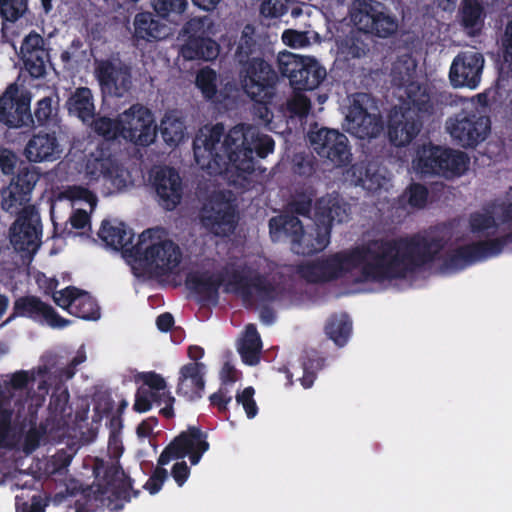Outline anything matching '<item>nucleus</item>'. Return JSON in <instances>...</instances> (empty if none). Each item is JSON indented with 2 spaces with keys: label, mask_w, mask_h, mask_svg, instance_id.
<instances>
[{
  "label": "nucleus",
  "mask_w": 512,
  "mask_h": 512,
  "mask_svg": "<svg viewBox=\"0 0 512 512\" xmlns=\"http://www.w3.org/2000/svg\"><path fill=\"white\" fill-rule=\"evenodd\" d=\"M445 245L443 236L429 232L373 239L327 258L299 265L297 272L301 278L315 284L339 279L357 268L369 281L405 279L435 262Z\"/></svg>",
  "instance_id": "nucleus-1"
},
{
  "label": "nucleus",
  "mask_w": 512,
  "mask_h": 512,
  "mask_svg": "<svg viewBox=\"0 0 512 512\" xmlns=\"http://www.w3.org/2000/svg\"><path fill=\"white\" fill-rule=\"evenodd\" d=\"M274 148L271 136L243 123L231 128L226 135L224 125L216 123L208 134L196 135L193 140L196 164L209 175L224 176L230 185L243 190L253 186L252 176L258 163L254 154L264 159Z\"/></svg>",
  "instance_id": "nucleus-2"
},
{
  "label": "nucleus",
  "mask_w": 512,
  "mask_h": 512,
  "mask_svg": "<svg viewBox=\"0 0 512 512\" xmlns=\"http://www.w3.org/2000/svg\"><path fill=\"white\" fill-rule=\"evenodd\" d=\"M39 180V173L31 165H23L7 188L2 190L1 206L9 213H18L10 227V242L17 251H36L41 243L42 224L39 212L33 205L24 206L31 200V193Z\"/></svg>",
  "instance_id": "nucleus-3"
},
{
  "label": "nucleus",
  "mask_w": 512,
  "mask_h": 512,
  "mask_svg": "<svg viewBox=\"0 0 512 512\" xmlns=\"http://www.w3.org/2000/svg\"><path fill=\"white\" fill-rule=\"evenodd\" d=\"M314 226L295 238L291 249L302 256H310L323 251L330 243L334 222L347 221L350 207L338 196L327 195L315 202Z\"/></svg>",
  "instance_id": "nucleus-4"
},
{
  "label": "nucleus",
  "mask_w": 512,
  "mask_h": 512,
  "mask_svg": "<svg viewBox=\"0 0 512 512\" xmlns=\"http://www.w3.org/2000/svg\"><path fill=\"white\" fill-rule=\"evenodd\" d=\"M207 433L199 427L189 426L186 431L175 437L161 452L158 458V467L152 472L143 488L151 495L158 493L168 478V472L163 467L171 460L183 459L188 456L191 465H197L203 454L209 450Z\"/></svg>",
  "instance_id": "nucleus-5"
},
{
  "label": "nucleus",
  "mask_w": 512,
  "mask_h": 512,
  "mask_svg": "<svg viewBox=\"0 0 512 512\" xmlns=\"http://www.w3.org/2000/svg\"><path fill=\"white\" fill-rule=\"evenodd\" d=\"M50 96L38 100L32 115L30 110L31 95L19 93L17 84H10L0 96V123L9 128L30 127L34 124V117L38 125H47L57 114V107L53 106Z\"/></svg>",
  "instance_id": "nucleus-6"
},
{
  "label": "nucleus",
  "mask_w": 512,
  "mask_h": 512,
  "mask_svg": "<svg viewBox=\"0 0 512 512\" xmlns=\"http://www.w3.org/2000/svg\"><path fill=\"white\" fill-rule=\"evenodd\" d=\"M127 252L134 262L158 276L174 273L182 261L180 247L170 239L153 242L151 229L143 231Z\"/></svg>",
  "instance_id": "nucleus-7"
},
{
  "label": "nucleus",
  "mask_w": 512,
  "mask_h": 512,
  "mask_svg": "<svg viewBox=\"0 0 512 512\" xmlns=\"http://www.w3.org/2000/svg\"><path fill=\"white\" fill-rule=\"evenodd\" d=\"M214 23L208 16L190 19L184 26L185 42L180 54L185 60L213 61L220 53V45L212 38Z\"/></svg>",
  "instance_id": "nucleus-8"
},
{
  "label": "nucleus",
  "mask_w": 512,
  "mask_h": 512,
  "mask_svg": "<svg viewBox=\"0 0 512 512\" xmlns=\"http://www.w3.org/2000/svg\"><path fill=\"white\" fill-rule=\"evenodd\" d=\"M104 483L93 484L91 491L96 501L106 504L109 510L119 511L131 497H138L140 490L133 489V480L120 465L107 466L103 474Z\"/></svg>",
  "instance_id": "nucleus-9"
},
{
  "label": "nucleus",
  "mask_w": 512,
  "mask_h": 512,
  "mask_svg": "<svg viewBox=\"0 0 512 512\" xmlns=\"http://www.w3.org/2000/svg\"><path fill=\"white\" fill-rule=\"evenodd\" d=\"M446 129L459 146L475 148L490 133L491 121L478 109L461 110L447 119Z\"/></svg>",
  "instance_id": "nucleus-10"
},
{
  "label": "nucleus",
  "mask_w": 512,
  "mask_h": 512,
  "mask_svg": "<svg viewBox=\"0 0 512 512\" xmlns=\"http://www.w3.org/2000/svg\"><path fill=\"white\" fill-rule=\"evenodd\" d=\"M239 76L246 94L259 104H264L266 99L271 98V90L278 80L276 71L263 56L240 68Z\"/></svg>",
  "instance_id": "nucleus-11"
},
{
  "label": "nucleus",
  "mask_w": 512,
  "mask_h": 512,
  "mask_svg": "<svg viewBox=\"0 0 512 512\" xmlns=\"http://www.w3.org/2000/svg\"><path fill=\"white\" fill-rule=\"evenodd\" d=\"M121 115L123 139L137 146L147 147L154 143L157 125L152 111L142 104H133Z\"/></svg>",
  "instance_id": "nucleus-12"
},
{
  "label": "nucleus",
  "mask_w": 512,
  "mask_h": 512,
  "mask_svg": "<svg viewBox=\"0 0 512 512\" xmlns=\"http://www.w3.org/2000/svg\"><path fill=\"white\" fill-rule=\"evenodd\" d=\"M371 97L367 93H355L346 115L348 132L359 139L376 138L383 130L379 114L368 112Z\"/></svg>",
  "instance_id": "nucleus-13"
},
{
  "label": "nucleus",
  "mask_w": 512,
  "mask_h": 512,
  "mask_svg": "<svg viewBox=\"0 0 512 512\" xmlns=\"http://www.w3.org/2000/svg\"><path fill=\"white\" fill-rule=\"evenodd\" d=\"M309 141L314 151L336 167L346 166L352 157L349 140L336 129L322 127L309 132Z\"/></svg>",
  "instance_id": "nucleus-14"
},
{
  "label": "nucleus",
  "mask_w": 512,
  "mask_h": 512,
  "mask_svg": "<svg viewBox=\"0 0 512 512\" xmlns=\"http://www.w3.org/2000/svg\"><path fill=\"white\" fill-rule=\"evenodd\" d=\"M201 221L203 226L214 235L229 236L237 227V206L233 200L220 192L212 197L210 208L203 209Z\"/></svg>",
  "instance_id": "nucleus-15"
},
{
  "label": "nucleus",
  "mask_w": 512,
  "mask_h": 512,
  "mask_svg": "<svg viewBox=\"0 0 512 512\" xmlns=\"http://www.w3.org/2000/svg\"><path fill=\"white\" fill-rule=\"evenodd\" d=\"M17 317L32 319L35 322L46 323L53 328H63L69 321L61 317L48 303L34 295H25L17 298L13 303L11 315L1 324L4 326Z\"/></svg>",
  "instance_id": "nucleus-16"
},
{
  "label": "nucleus",
  "mask_w": 512,
  "mask_h": 512,
  "mask_svg": "<svg viewBox=\"0 0 512 512\" xmlns=\"http://www.w3.org/2000/svg\"><path fill=\"white\" fill-rule=\"evenodd\" d=\"M484 62L482 53L478 51L466 50L458 53L449 71L452 86L456 88H477L481 81Z\"/></svg>",
  "instance_id": "nucleus-17"
},
{
  "label": "nucleus",
  "mask_w": 512,
  "mask_h": 512,
  "mask_svg": "<svg viewBox=\"0 0 512 512\" xmlns=\"http://www.w3.org/2000/svg\"><path fill=\"white\" fill-rule=\"evenodd\" d=\"M152 186L156 192L159 205L167 211L174 210L183 197V181L179 172L170 166L155 170Z\"/></svg>",
  "instance_id": "nucleus-18"
},
{
  "label": "nucleus",
  "mask_w": 512,
  "mask_h": 512,
  "mask_svg": "<svg viewBox=\"0 0 512 512\" xmlns=\"http://www.w3.org/2000/svg\"><path fill=\"white\" fill-rule=\"evenodd\" d=\"M96 78L103 90L114 97H123L132 86L130 68L110 60H102L95 69Z\"/></svg>",
  "instance_id": "nucleus-19"
},
{
  "label": "nucleus",
  "mask_w": 512,
  "mask_h": 512,
  "mask_svg": "<svg viewBox=\"0 0 512 512\" xmlns=\"http://www.w3.org/2000/svg\"><path fill=\"white\" fill-rule=\"evenodd\" d=\"M20 52L25 69L31 77L41 78L46 75L50 54L45 47V40L40 34L31 31L26 35L22 41Z\"/></svg>",
  "instance_id": "nucleus-20"
},
{
  "label": "nucleus",
  "mask_w": 512,
  "mask_h": 512,
  "mask_svg": "<svg viewBox=\"0 0 512 512\" xmlns=\"http://www.w3.org/2000/svg\"><path fill=\"white\" fill-rule=\"evenodd\" d=\"M205 369V364L201 362L183 365L179 370L177 395L190 402L202 398L205 389Z\"/></svg>",
  "instance_id": "nucleus-21"
},
{
  "label": "nucleus",
  "mask_w": 512,
  "mask_h": 512,
  "mask_svg": "<svg viewBox=\"0 0 512 512\" xmlns=\"http://www.w3.org/2000/svg\"><path fill=\"white\" fill-rule=\"evenodd\" d=\"M405 98L402 110L406 115H416L420 118L430 119L435 113V105L431 99L430 89L427 84L420 82L408 83L404 88Z\"/></svg>",
  "instance_id": "nucleus-22"
},
{
  "label": "nucleus",
  "mask_w": 512,
  "mask_h": 512,
  "mask_svg": "<svg viewBox=\"0 0 512 512\" xmlns=\"http://www.w3.org/2000/svg\"><path fill=\"white\" fill-rule=\"evenodd\" d=\"M427 120L416 115L407 116L406 111L402 110L400 116L391 118L388 124V137L391 144L396 147L409 145L420 133Z\"/></svg>",
  "instance_id": "nucleus-23"
},
{
  "label": "nucleus",
  "mask_w": 512,
  "mask_h": 512,
  "mask_svg": "<svg viewBox=\"0 0 512 512\" xmlns=\"http://www.w3.org/2000/svg\"><path fill=\"white\" fill-rule=\"evenodd\" d=\"M86 173L90 180L111 182L113 185H125L123 169L112 155L105 156L103 152L99 156L89 159L86 164Z\"/></svg>",
  "instance_id": "nucleus-24"
},
{
  "label": "nucleus",
  "mask_w": 512,
  "mask_h": 512,
  "mask_svg": "<svg viewBox=\"0 0 512 512\" xmlns=\"http://www.w3.org/2000/svg\"><path fill=\"white\" fill-rule=\"evenodd\" d=\"M166 25L161 23L151 12H138L133 20L132 41L135 45L141 42H154L165 38Z\"/></svg>",
  "instance_id": "nucleus-25"
},
{
  "label": "nucleus",
  "mask_w": 512,
  "mask_h": 512,
  "mask_svg": "<svg viewBox=\"0 0 512 512\" xmlns=\"http://www.w3.org/2000/svg\"><path fill=\"white\" fill-rule=\"evenodd\" d=\"M224 283L221 274H211L209 271H191L185 278L186 287L204 299H217L219 289Z\"/></svg>",
  "instance_id": "nucleus-26"
},
{
  "label": "nucleus",
  "mask_w": 512,
  "mask_h": 512,
  "mask_svg": "<svg viewBox=\"0 0 512 512\" xmlns=\"http://www.w3.org/2000/svg\"><path fill=\"white\" fill-rule=\"evenodd\" d=\"M59 153L58 140L49 133L33 135L25 147V155L30 162L53 161Z\"/></svg>",
  "instance_id": "nucleus-27"
},
{
  "label": "nucleus",
  "mask_w": 512,
  "mask_h": 512,
  "mask_svg": "<svg viewBox=\"0 0 512 512\" xmlns=\"http://www.w3.org/2000/svg\"><path fill=\"white\" fill-rule=\"evenodd\" d=\"M98 236L107 246L115 250H121L123 255L129 258L127 250L133 246L132 241L134 233L123 222L112 225L109 221L104 220L98 232Z\"/></svg>",
  "instance_id": "nucleus-28"
},
{
  "label": "nucleus",
  "mask_w": 512,
  "mask_h": 512,
  "mask_svg": "<svg viewBox=\"0 0 512 512\" xmlns=\"http://www.w3.org/2000/svg\"><path fill=\"white\" fill-rule=\"evenodd\" d=\"M65 106L69 115L76 116L83 123L95 116L93 93L88 87H77L68 97Z\"/></svg>",
  "instance_id": "nucleus-29"
},
{
  "label": "nucleus",
  "mask_w": 512,
  "mask_h": 512,
  "mask_svg": "<svg viewBox=\"0 0 512 512\" xmlns=\"http://www.w3.org/2000/svg\"><path fill=\"white\" fill-rule=\"evenodd\" d=\"M368 37L365 32L353 25L347 33L338 36L337 45L346 58H361L369 52Z\"/></svg>",
  "instance_id": "nucleus-30"
},
{
  "label": "nucleus",
  "mask_w": 512,
  "mask_h": 512,
  "mask_svg": "<svg viewBox=\"0 0 512 512\" xmlns=\"http://www.w3.org/2000/svg\"><path fill=\"white\" fill-rule=\"evenodd\" d=\"M325 75V70L319 66L316 59L305 57L296 79L292 80V87L300 91L313 90L321 84Z\"/></svg>",
  "instance_id": "nucleus-31"
},
{
  "label": "nucleus",
  "mask_w": 512,
  "mask_h": 512,
  "mask_svg": "<svg viewBox=\"0 0 512 512\" xmlns=\"http://www.w3.org/2000/svg\"><path fill=\"white\" fill-rule=\"evenodd\" d=\"M459 15L461 25L469 35L475 36L481 32L486 14L479 0H462Z\"/></svg>",
  "instance_id": "nucleus-32"
},
{
  "label": "nucleus",
  "mask_w": 512,
  "mask_h": 512,
  "mask_svg": "<svg viewBox=\"0 0 512 512\" xmlns=\"http://www.w3.org/2000/svg\"><path fill=\"white\" fill-rule=\"evenodd\" d=\"M269 230L273 239L287 238L292 246L295 238L303 232V224L298 216L285 213L269 220Z\"/></svg>",
  "instance_id": "nucleus-33"
},
{
  "label": "nucleus",
  "mask_w": 512,
  "mask_h": 512,
  "mask_svg": "<svg viewBox=\"0 0 512 512\" xmlns=\"http://www.w3.org/2000/svg\"><path fill=\"white\" fill-rule=\"evenodd\" d=\"M218 75L210 67L200 69L196 74L195 84L206 101L218 104L222 103L227 95L218 90Z\"/></svg>",
  "instance_id": "nucleus-34"
},
{
  "label": "nucleus",
  "mask_w": 512,
  "mask_h": 512,
  "mask_svg": "<svg viewBox=\"0 0 512 512\" xmlns=\"http://www.w3.org/2000/svg\"><path fill=\"white\" fill-rule=\"evenodd\" d=\"M443 147L423 145L417 152L416 168L425 175H440Z\"/></svg>",
  "instance_id": "nucleus-35"
},
{
  "label": "nucleus",
  "mask_w": 512,
  "mask_h": 512,
  "mask_svg": "<svg viewBox=\"0 0 512 512\" xmlns=\"http://www.w3.org/2000/svg\"><path fill=\"white\" fill-rule=\"evenodd\" d=\"M324 331L337 346L343 347L350 338L352 321L347 313L332 314L325 324Z\"/></svg>",
  "instance_id": "nucleus-36"
},
{
  "label": "nucleus",
  "mask_w": 512,
  "mask_h": 512,
  "mask_svg": "<svg viewBox=\"0 0 512 512\" xmlns=\"http://www.w3.org/2000/svg\"><path fill=\"white\" fill-rule=\"evenodd\" d=\"M262 343L260 335L254 324L245 327V333L239 344L238 352L247 365H256L260 360Z\"/></svg>",
  "instance_id": "nucleus-37"
},
{
  "label": "nucleus",
  "mask_w": 512,
  "mask_h": 512,
  "mask_svg": "<svg viewBox=\"0 0 512 512\" xmlns=\"http://www.w3.org/2000/svg\"><path fill=\"white\" fill-rule=\"evenodd\" d=\"M440 175L453 178L463 175L469 167L470 159L465 152L444 148Z\"/></svg>",
  "instance_id": "nucleus-38"
},
{
  "label": "nucleus",
  "mask_w": 512,
  "mask_h": 512,
  "mask_svg": "<svg viewBox=\"0 0 512 512\" xmlns=\"http://www.w3.org/2000/svg\"><path fill=\"white\" fill-rule=\"evenodd\" d=\"M351 173L355 184L370 192H376L383 185L384 177L371 164L356 163L352 165Z\"/></svg>",
  "instance_id": "nucleus-39"
},
{
  "label": "nucleus",
  "mask_w": 512,
  "mask_h": 512,
  "mask_svg": "<svg viewBox=\"0 0 512 512\" xmlns=\"http://www.w3.org/2000/svg\"><path fill=\"white\" fill-rule=\"evenodd\" d=\"M262 56L263 50L260 44L253 36L243 31L234 52L235 62L240 68H244L250 64V62Z\"/></svg>",
  "instance_id": "nucleus-40"
},
{
  "label": "nucleus",
  "mask_w": 512,
  "mask_h": 512,
  "mask_svg": "<svg viewBox=\"0 0 512 512\" xmlns=\"http://www.w3.org/2000/svg\"><path fill=\"white\" fill-rule=\"evenodd\" d=\"M315 198L316 190L314 187L304 186L297 188L288 203V211L296 216L311 218Z\"/></svg>",
  "instance_id": "nucleus-41"
},
{
  "label": "nucleus",
  "mask_w": 512,
  "mask_h": 512,
  "mask_svg": "<svg viewBox=\"0 0 512 512\" xmlns=\"http://www.w3.org/2000/svg\"><path fill=\"white\" fill-rule=\"evenodd\" d=\"M69 399L70 395L66 387H55L48 405L49 415L53 421H65L67 417H70Z\"/></svg>",
  "instance_id": "nucleus-42"
},
{
  "label": "nucleus",
  "mask_w": 512,
  "mask_h": 512,
  "mask_svg": "<svg viewBox=\"0 0 512 512\" xmlns=\"http://www.w3.org/2000/svg\"><path fill=\"white\" fill-rule=\"evenodd\" d=\"M159 129L164 142L169 146H178L185 138L186 126L180 118L166 114Z\"/></svg>",
  "instance_id": "nucleus-43"
},
{
  "label": "nucleus",
  "mask_w": 512,
  "mask_h": 512,
  "mask_svg": "<svg viewBox=\"0 0 512 512\" xmlns=\"http://www.w3.org/2000/svg\"><path fill=\"white\" fill-rule=\"evenodd\" d=\"M253 275H248L244 270L234 269L229 273L226 283L227 290L239 294L244 302L253 299Z\"/></svg>",
  "instance_id": "nucleus-44"
},
{
  "label": "nucleus",
  "mask_w": 512,
  "mask_h": 512,
  "mask_svg": "<svg viewBox=\"0 0 512 512\" xmlns=\"http://www.w3.org/2000/svg\"><path fill=\"white\" fill-rule=\"evenodd\" d=\"M70 314L85 320H97L100 317V307L88 292L80 290L73 301Z\"/></svg>",
  "instance_id": "nucleus-45"
},
{
  "label": "nucleus",
  "mask_w": 512,
  "mask_h": 512,
  "mask_svg": "<svg viewBox=\"0 0 512 512\" xmlns=\"http://www.w3.org/2000/svg\"><path fill=\"white\" fill-rule=\"evenodd\" d=\"M92 130L107 141L123 138V129L121 115L116 119L107 116H101L93 120Z\"/></svg>",
  "instance_id": "nucleus-46"
},
{
  "label": "nucleus",
  "mask_w": 512,
  "mask_h": 512,
  "mask_svg": "<svg viewBox=\"0 0 512 512\" xmlns=\"http://www.w3.org/2000/svg\"><path fill=\"white\" fill-rule=\"evenodd\" d=\"M416 63L411 58L398 60L393 64L392 83L398 88L407 87L408 83H415Z\"/></svg>",
  "instance_id": "nucleus-47"
},
{
  "label": "nucleus",
  "mask_w": 512,
  "mask_h": 512,
  "mask_svg": "<svg viewBox=\"0 0 512 512\" xmlns=\"http://www.w3.org/2000/svg\"><path fill=\"white\" fill-rule=\"evenodd\" d=\"M469 229L472 234L492 236L498 229V224L490 212H473L469 215Z\"/></svg>",
  "instance_id": "nucleus-48"
},
{
  "label": "nucleus",
  "mask_w": 512,
  "mask_h": 512,
  "mask_svg": "<svg viewBox=\"0 0 512 512\" xmlns=\"http://www.w3.org/2000/svg\"><path fill=\"white\" fill-rule=\"evenodd\" d=\"M164 393L165 392L154 389L139 387L135 395L133 409L136 412L144 413L149 411L154 403L161 405L164 399Z\"/></svg>",
  "instance_id": "nucleus-49"
},
{
  "label": "nucleus",
  "mask_w": 512,
  "mask_h": 512,
  "mask_svg": "<svg viewBox=\"0 0 512 512\" xmlns=\"http://www.w3.org/2000/svg\"><path fill=\"white\" fill-rule=\"evenodd\" d=\"M428 189L421 183H412L399 197L400 203H406L412 208H424L428 200Z\"/></svg>",
  "instance_id": "nucleus-50"
},
{
  "label": "nucleus",
  "mask_w": 512,
  "mask_h": 512,
  "mask_svg": "<svg viewBox=\"0 0 512 512\" xmlns=\"http://www.w3.org/2000/svg\"><path fill=\"white\" fill-rule=\"evenodd\" d=\"M252 286L253 291L256 292L257 299L261 303L274 302L278 297L276 285L260 273L253 274Z\"/></svg>",
  "instance_id": "nucleus-51"
},
{
  "label": "nucleus",
  "mask_w": 512,
  "mask_h": 512,
  "mask_svg": "<svg viewBox=\"0 0 512 512\" xmlns=\"http://www.w3.org/2000/svg\"><path fill=\"white\" fill-rule=\"evenodd\" d=\"M151 5L157 15L164 19H172L181 15L186 7V0H151Z\"/></svg>",
  "instance_id": "nucleus-52"
},
{
  "label": "nucleus",
  "mask_w": 512,
  "mask_h": 512,
  "mask_svg": "<svg viewBox=\"0 0 512 512\" xmlns=\"http://www.w3.org/2000/svg\"><path fill=\"white\" fill-rule=\"evenodd\" d=\"M305 57L298 56L291 52L281 53L278 56V68L283 77H287L292 85V80H295L300 65L304 62Z\"/></svg>",
  "instance_id": "nucleus-53"
},
{
  "label": "nucleus",
  "mask_w": 512,
  "mask_h": 512,
  "mask_svg": "<svg viewBox=\"0 0 512 512\" xmlns=\"http://www.w3.org/2000/svg\"><path fill=\"white\" fill-rule=\"evenodd\" d=\"M28 10V0H0V15L5 21L15 22Z\"/></svg>",
  "instance_id": "nucleus-54"
},
{
  "label": "nucleus",
  "mask_w": 512,
  "mask_h": 512,
  "mask_svg": "<svg viewBox=\"0 0 512 512\" xmlns=\"http://www.w3.org/2000/svg\"><path fill=\"white\" fill-rule=\"evenodd\" d=\"M22 443V451L26 454H32L39 446L43 437L47 433V425L40 423L39 426H27Z\"/></svg>",
  "instance_id": "nucleus-55"
},
{
  "label": "nucleus",
  "mask_w": 512,
  "mask_h": 512,
  "mask_svg": "<svg viewBox=\"0 0 512 512\" xmlns=\"http://www.w3.org/2000/svg\"><path fill=\"white\" fill-rule=\"evenodd\" d=\"M43 402V397L32 399V401L27 406V410L24 416H22L20 412L18 413L19 424L22 430L27 428V426H39L38 411L43 406Z\"/></svg>",
  "instance_id": "nucleus-56"
},
{
  "label": "nucleus",
  "mask_w": 512,
  "mask_h": 512,
  "mask_svg": "<svg viewBox=\"0 0 512 512\" xmlns=\"http://www.w3.org/2000/svg\"><path fill=\"white\" fill-rule=\"evenodd\" d=\"M315 166L314 157L309 154L298 153L293 157V172L299 176H311L316 170Z\"/></svg>",
  "instance_id": "nucleus-57"
},
{
  "label": "nucleus",
  "mask_w": 512,
  "mask_h": 512,
  "mask_svg": "<svg viewBox=\"0 0 512 512\" xmlns=\"http://www.w3.org/2000/svg\"><path fill=\"white\" fill-rule=\"evenodd\" d=\"M255 390L252 386L244 388L242 392L236 394L237 404H241L249 419L254 418L258 414V406L254 400Z\"/></svg>",
  "instance_id": "nucleus-58"
},
{
  "label": "nucleus",
  "mask_w": 512,
  "mask_h": 512,
  "mask_svg": "<svg viewBox=\"0 0 512 512\" xmlns=\"http://www.w3.org/2000/svg\"><path fill=\"white\" fill-rule=\"evenodd\" d=\"M210 405L217 408L219 414L228 418V405L232 401V396L227 388L220 387L218 391L209 396Z\"/></svg>",
  "instance_id": "nucleus-59"
},
{
  "label": "nucleus",
  "mask_w": 512,
  "mask_h": 512,
  "mask_svg": "<svg viewBox=\"0 0 512 512\" xmlns=\"http://www.w3.org/2000/svg\"><path fill=\"white\" fill-rule=\"evenodd\" d=\"M288 0H264L261 4V13L270 18L281 17L288 12Z\"/></svg>",
  "instance_id": "nucleus-60"
},
{
  "label": "nucleus",
  "mask_w": 512,
  "mask_h": 512,
  "mask_svg": "<svg viewBox=\"0 0 512 512\" xmlns=\"http://www.w3.org/2000/svg\"><path fill=\"white\" fill-rule=\"evenodd\" d=\"M79 291L80 289L75 286H68L61 291L55 292L53 300L58 306L71 313L73 301L78 296Z\"/></svg>",
  "instance_id": "nucleus-61"
},
{
  "label": "nucleus",
  "mask_w": 512,
  "mask_h": 512,
  "mask_svg": "<svg viewBox=\"0 0 512 512\" xmlns=\"http://www.w3.org/2000/svg\"><path fill=\"white\" fill-rule=\"evenodd\" d=\"M86 359L87 356L85 347L84 345H81L71 361L65 367L59 370V376L65 378L66 380L72 379L76 374L78 366L84 363Z\"/></svg>",
  "instance_id": "nucleus-62"
},
{
  "label": "nucleus",
  "mask_w": 512,
  "mask_h": 512,
  "mask_svg": "<svg viewBox=\"0 0 512 512\" xmlns=\"http://www.w3.org/2000/svg\"><path fill=\"white\" fill-rule=\"evenodd\" d=\"M139 378L143 382V385L141 387L154 389L162 392H168L166 390L167 383L165 379L160 374L154 371L143 372L139 375Z\"/></svg>",
  "instance_id": "nucleus-63"
},
{
  "label": "nucleus",
  "mask_w": 512,
  "mask_h": 512,
  "mask_svg": "<svg viewBox=\"0 0 512 512\" xmlns=\"http://www.w3.org/2000/svg\"><path fill=\"white\" fill-rule=\"evenodd\" d=\"M18 162L17 155L10 149L0 148V170L5 175H13Z\"/></svg>",
  "instance_id": "nucleus-64"
}]
</instances>
